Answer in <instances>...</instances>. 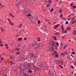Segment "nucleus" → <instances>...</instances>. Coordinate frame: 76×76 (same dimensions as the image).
Returning <instances> with one entry per match:
<instances>
[{"label": "nucleus", "mask_w": 76, "mask_h": 76, "mask_svg": "<svg viewBox=\"0 0 76 76\" xmlns=\"http://www.w3.org/2000/svg\"><path fill=\"white\" fill-rule=\"evenodd\" d=\"M61 29L62 30V32L63 34H66V33H67V31L66 30H65L64 31V28H63V25L61 26Z\"/></svg>", "instance_id": "f257e3e1"}, {"label": "nucleus", "mask_w": 76, "mask_h": 76, "mask_svg": "<svg viewBox=\"0 0 76 76\" xmlns=\"http://www.w3.org/2000/svg\"><path fill=\"white\" fill-rule=\"evenodd\" d=\"M18 41H22V38H18Z\"/></svg>", "instance_id": "6e6552de"}, {"label": "nucleus", "mask_w": 76, "mask_h": 76, "mask_svg": "<svg viewBox=\"0 0 76 76\" xmlns=\"http://www.w3.org/2000/svg\"><path fill=\"white\" fill-rule=\"evenodd\" d=\"M11 24L12 25V26H13V25H14V24L13 23H11Z\"/></svg>", "instance_id": "e433bc0d"}, {"label": "nucleus", "mask_w": 76, "mask_h": 76, "mask_svg": "<svg viewBox=\"0 0 76 76\" xmlns=\"http://www.w3.org/2000/svg\"><path fill=\"white\" fill-rule=\"evenodd\" d=\"M41 23V21H38L37 22V23H38V24H39V23Z\"/></svg>", "instance_id": "412c9836"}, {"label": "nucleus", "mask_w": 76, "mask_h": 76, "mask_svg": "<svg viewBox=\"0 0 76 76\" xmlns=\"http://www.w3.org/2000/svg\"><path fill=\"white\" fill-rule=\"evenodd\" d=\"M75 62L76 63V59H75Z\"/></svg>", "instance_id": "49530a36"}, {"label": "nucleus", "mask_w": 76, "mask_h": 76, "mask_svg": "<svg viewBox=\"0 0 76 76\" xmlns=\"http://www.w3.org/2000/svg\"><path fill=\"white\" fill-rule=\"evenodd\" d=\"M48 1H49V3H52V1H51V0H48Z\"/></svg>", "instance_id": "f3484780"}, {"label": "nucleus", "mask_w": 76, "mask_h": 76, "mask_svg": "<svg viewBox=\"0 0 76 76\" xmlns=\"http://www.w3.org/2000/svg\"><path fill=\"white\" fill-rule=\"evenodd\" d=\"M71 56H72L73 58H74V56H73L72 55H71Z\"/></svg>", "instance_id": "79ce46f5"}, {"label": "nucleus", "mask_w": 76, "mask_h": 76, "mask_svg": "<svg viewBox=\"0 0 76 76\" xmlns=\"http://www.w3.org/2000/svg\"><path fill=\"white\" fill-rule=\"evenodd\" d=\"M9 23H10L11 24V23H11V22H10Z\"/></svg>", "instance_id": "0e129e2a"}, {"label": "nucleus", "mask_w": 76, "mask_h": 76, "mask_svg": "<svg viewBox=\"0 0 76 76\" xmlns=\"http://www.w3.org/2000/svg\"><path fill=\"white\" fill-rule=\"evenodd\" d=\"M69 41H70V42H71V40H69Z\"/></svg>", "instance_id": "052dcab7"}, {"label": "nucleus", "mask_w": 76, "mask_h": 76, "mask_svg": "<svg viewBox=\"0 0 76 76\" xmlns=\"http://www.w3.org/2000/svg\"><path fill=\"white\" fill-rule=\"evenodd\" d=\"M11 59H12V60H15V59L14 58H12V57H11Z\"/></svg>", "instance_id": "4be33fe9"}, {"label": "nucleus", "mask_w": 76, "mask_h": 76, "mask_svg": "<svg viewBox=\"0 0 76 76\" xmlns=\"http://www.w3.org/2000/svg\"><path fill=\"white\" fill-rule=\"evenodd\" d=\"M71 16V15H72V16H73V14H71L70 15Z\"/></svg>", "instance_id": "09e8293b"}, {"label": "nucleus", "mask_w": 76, "mask_h": 76, "mask_svg": "<svg viewBox=\"0 0 76 76\" xmlns=\"http://www.w3.org/2000/svg\"><path fill=\"white\" fill-rule=\"evenodd\" d=\"M75 65H76V62H75L74 63Z\"/></svg>", "instance_id": "6e6d98bb"}, {"label": "nucleus", "mask_w": 76, "mask_h": 76, "mask_svg": "<svg viewBox=\"0 0 76 76\" xmlns=\"http://www.w3.org/2000/svg\"><path fill=\"white\" fill-rule=\"evenodd\" d=\"M76 20H75L74 21V22H76Z\"/></svg>", "instance_id": "de8ad7c7"}, {"label": "nucleus", "mask_w": 76, "mask_h": 76, "mask_svg": "<svg viewBox=\"0 0 76 76\" xmlns=\"http://www.w3.org/2000/svg\"><path fill=\"white\" fill-rule=\"evenodd\" d=\"M71 73H72V74H73V72H72Z\"/></svg>", "instance_id": "774afa93"}, {"label": "nucleus", "mask_w": 76, "mask_h": 76, "mask_svg": "<svg viewBox=\"0 0 76 76\" xmlns=\"http://www.w3.org/2000/svg\"><path fill=\"white\" fill-rule=\"evenodd\" d=\"M57 34H58L59 35L60 33H57Z\"/></svg>", "instance_id": "bf43d9fd"}, {"label": "nucleus", "mask_w": 76, "mask_h": 76, "mask_svg": "<svg viewBox=\"0 0 76 76\" xmlns=\"http://www.w3.org/2000/svg\"><path fill=\"white\" fill-rule=\"evenodd\" d=\"M75 21H73L72 22V24H73V23H75Z\"/></svg>", "instance_id": "393cba45"}, {"label": "nucleus", "mask_w": 76, "mask_h": 76, "mask_svg": "<svg viewBox=\"0 0 76 76\" xmlns=\"http://www.w3.org/2000/svg\"><path fill=\"white\" fill-rule=\"evenodd\" d=\"M10 16H12V17H13V18H15V17L14 16H13V15H12V14L11 13H10Z\"/></svg>", "instance_id": "2eb2a0df"}, {"label": "nucleus", "mask_w": 76, "mask_h": 76, "mask_svg": "<svg viewBox=\"0 0 76 76\" xmlns=\"http://www.w3.org/2000/svg\"><path fill=\"white\" fill-rule=\"evenodd\" d=\"M0 44H2L3 42H1V39H0Z\"/></svg>", "instance_id": "5701e85b"}, {"label": "nucleus", "mask_w": 76, "mask_h": 76, "mask_svg": "<svg viewBox=\"0 0 76 76\" xmlns=\"http://www.w3.org/2000/svg\"><path fill=\"white\" fill-rule=\"evenodd\" d=\"M66 25H67L69 24V22L68 21H66Z\"/></svg>", "instance_id": "aec40b11"}, {"label": "nucleus", "mask_w": 76, "mask_h": 76, "mask_svg": "<svg viewBox=\"0 0 76 76\" xmlns=\"http://www.w3.org/2000/svg\"><path fill=\"white\" fill-rule=\"evenodd\" d=\"M22 24H20V26H22Z\"/></svg>", "instance_id": "5fc2aeb1"}, {"label": "nucleus", "mask_w": 76, "mask_h": 76, "mask_svg": "<svg viewBox=\"0 0 76 76\" xmlns=\"http://www.w3.org/2000/svg\"><path fill=\"white\" fill-rule=\"evenodd\" d=\"M49 24H50V25H51V23L49 22Z\"/></svg>", "instance_id": "603ef678"}, {"label": "nucleus", "mask_w": 76, "mask_h": 76, "mask_svg": "<svg viewBox=\"0 0 76 76\" xmlns=\"http://www.w3.org/2000/svg\"><path fill=\"white\" fill-rule=\"evenodd\" d=\"M1 22H3V21H1Z\"/></svg>", "instance_id": "4d7b16f0"}, {"label": "nucleus", "mask_w": 76, "mask_h": 76, "mask_svg": "<svg viewBox=\"0 0 76 76\" xmlns=\"http://www.w3.org/2000/svg\"><path fill=\"white\" fill-rule=\"evenodd\" d=\"M67 46V45H66L64 46V48H66V47Z\"/></svg>", "instance_id": "b1692460"}, {"label": "nucleus", "mask_w": 76, "mask_h": 76, "mask_svg": "<svg viewBox=\"0 0 76 76\" xmlns=\"http://www.w3.org/2000/svg\"><path fill=\"white\" fill-rule=\"evenodd\" d=\"M9 22H10V19L8 20Z\"/></svg>", "instance_id": "8fccbe9b"}, {"label": "nucleus", "mask_w": 76, "mask_h": 76, "mask_svg": "<svg viewBox=\"0 0 76 76\" xmlns=\"http://www.w3.org/2000/svg\"><path fill=\"white\" fill-rule=\"evenodd\" d=\"M53 23H54V24H56V22H54Z\"/></svg>", "instance_id": "a19ab883"}, {"label": "nucleus", "mask_w": 76, "mask_h": 76, "mask_svg": "<svg viewBox=\"0 0 76 76\" xmlns=\"http://www.w3.org/2000/svg\"><path fill=\"white\" fill-rule=\"evenodd\" d=\"M75 17H74V18H72L71 20V21H72V20H73L75 19Z\"/></svg>", "instance_id": "a211bd4d"}, {"label": "nucleus", "mask_w": 76, "mask_h": 76, "mask_svg": "<svg viewBox=\"0 0 76 76\" xmlns=\"http://www.w3.org/2000/svg\"><path fill=\"white\" fill-rule=\"evenodd\" d=\"M0 6H1V3L0 4Z\"/></svg>", "instance_id": "680f3d73"}, {"label": "nucleus", "mask_w": 76, "mask_h": 76, "mask_svg": "<svg viewBox=\"0 0 76 76\" xmlns=\"http://www.w3.org/2000/svg\"><path fill=\"white\" fill-rule=\"evenodd\" d=\"M71 19H72V18H70L69 19V20H71Z\"/></svg>", "instance_id": "4c0bfd02"}, {"label": "nucleus", "mask_w": 76, "mask_h": 76, "mask_svg": "<svg viewBox=\"0 0 76 76\" xmlns=\"http://www.w3.org/2000/svg\"><path fill=\"white\" fill-rule=\"evenodd\" d=\"M59 26H60V24H57L56 26H55L54 27V28L55 29H56V28H57V27H58Z\"/></svg>", "instance_id": "7ed1b4c3"}, {"label": "nucleus", "mask_w": 76, "mask_h": 76, "mask_svg": "<svg viewBox=\"0 0 76 76\" xmlns=\"http://www.w3.org/2000/svg\"><path fill=\"white\" fill-rule=\"evenodd\" d=\"M46 22H49V20H47V19H46Z\"/></svg>", "instance_id": "2f4dec72"}, {"label": "nucleus", "mask_w": 76, "mask_h": 76, "mask_svg": "<svg viewBox=\"0 0 76 76\" xmlns=\"http://www.w3.org/2000/svg\"><path fill=\"white\" fill-rule=\"evenodd\" d=\"M24 40H25V41H26V38H25Z\"/></svg>", "instance_id": "58836bf2"}, {"label": "nucleus", "mask_w": 76, "mask_h": 76, "mask_svg": "<svg viewBox=\"0 0 76 76\" xmlns=\"http://www.w3.org/2000/svg\"><path fill=\"white\" fill-rule=\"evenodd\" d=\"M72 34L74 35H76V31L74 30L72 32Z\"/></svg>", "instance_id": "20e7f679"}, {"label": "nucleus", "mask_w": 76, "mask_h": 76, "mask_svg": "<svg viewBox=\"0 0 76 76\" xmlns=\"http://www.w3.org/2000/svg\"><path fill=\"white\" fill-rule=\"evenodd\" d=\"M31 16V15L30 14H28L27 15V17H28L29 16Z\"/></svg>", "instance_id": "dca6fc26"}, {"label": "nucleus", "mask_w": 76, "mask_h": 76, "mask_svg": "<svg viewBox=\"0 0 76 76\" xmlns=\"http://www.w3.org/2000/svg\"><path fill=\"white\" fill-rule=\"evenodd\" d=\"M76 7L75 6H73V8H74V9H75V8H76Z\"/></svg>", "instance_id": "473e14b6"}, {"label": "nucleus", "mask_w": 76, "mask_h": 76, "mask_svg": "<svg viewBox=\"0 0 76 76\" xmlns=\"http://www.w3.org/2000/svg\"><path fill=\"white\" fill-rule=\"evenodd\" d=\"M53 11H54V9L53 8L52 9H51L50 10V12H53Z\"/></svg>", "instance_id": "9d476101"}, {"label": "nucleus", "mask_w": 76, "mask_h": 76, "mask_svg": "<svg viewBox=\"0 0 76 76\" xmlns=\"http://www.w3.org/2000/svg\"><path fill=\"white\" fill-rule=\"evenodd\" d=\"M17 50L18 51V50H19V49H17Z\"/></svg>", "instance_id": "69168bd1"}, {"label": "nucleus", "mask_w": 76, "mask_h": 76, "mask_svg": "<svg viewBox=\"0 0 76 76\" xmlns=\"http://www.w3.org/2000/svg\"><path fill=\"white\" fill-rule=\"evenodd\" d=\"M6 48H7V49H9V47H8V46L7 45V44H6Z\"/></svg>", "instance_id": "ddd939ff"}, {"label": "nucleus", "mask_w": 76, "mask_h": 76, "mask_svg": "<svg viewBox=\"0 0 76 76\" xmlns=\"http://www.w3.org/2000/svg\"><path fill=\"white\" fill-rule=\"evenodd\" d=\"M62 16H63V15H62L61 14L60 15V18H61Z\"/></svg>", "instance_id": "a878e982"}, {"label": "nucleus", "mask_w": 76, "mask_h": 76, "mask_svg": "<svg viewBox=\"0 0 76 76\" xmlns=\"http://www.w3.org/2000/svg\"><path fill=\"white\" fill-rule=\"evenodd\" d=\"M38 41H39V42L40 41V40H38Z\"/></svg>", "instance_id": "338daca9"}, {"label": "nucleus", "mask_w": 76, "mask_h": 76, "mask_svg": "<svg viewBox=\"0 0 76 76\" xmlns=\"http://www.w3.org/2000/svg\"><path fill=\"white\" fill-rule=\"evenodd\" d=\"M50 6H51V5H50V4H49L47 5V7H49Z\"/></svg>", "instance_id": "423d86ee"}, {"label": "nucleus", "mask_w": 76, "mask_h": 76, "mask_svg": "<svg viewBox=\"0 0 76 76\" xmlns=\"http://www.w3.org/2000/svg\"><path fill=\"white\" fill-rule=\"evenodd\" d=\"M15 5H16V6H17V5H18V4H15Z\"/></svg>", "instance_id": "13d9d810"}, {"label": "nucleus", "mask_w": 76, "mask_h": 76, "mask_svg": "<svg viewBox=\"0 0 76 76\" xmlns=\"http://www.w3.org/2000/svg\"><path fill=\"white\" fill-rule=\"evenodd\" d=\"M53 38H54V40H57V39H56V37H55V36H53Z\"/></svg>", "instance_id": "9b49d317"}, {"label": "nucleus", "mask_w": 76, "mask_h": 76, "mask_svg": "<svg viewBox=\"0 0 76 76\" xmlns=\"http://www.w3.org/2000/svg\"><path fill=\"white\" fill-rule=\"evenodd\" d=\"M0 46H1V47H3V44H0Z\"/></svg>", "instance_id": "7c9ffc66"}, {"label": "nucleus", "mask_w": 76, "mask_h": 76, "mask_svg": "<svg viewBox=\"0 0 76 76\" xmlns=\"http://www.w3.org/2000/svg\"><path fill=\"white\" fill-rule=\"evenodd\" d=\"M56 43L54 41H53L52 42V46H56Z\"/></svg>", "instance_id": "f03ea898"}, {"label": "nucleus", "mask_w": 76, "mask_h": 76, "mask_svg": "<svg viewBox=\"0 0 76 76\" xmlns=\"http://www.w3.org/2000/svg\"><path fill=\"white\" fill-rule=\"evenodd\" d=\"M17 54H19V52H17Z\"/></svg>", "instance_id": "f704fd0d"}, {"label": "nucleus", "mask_w": 76, "mask_h": 76, "mask_svg": "<svg viewBox=\"0 0 76 76\" xmlns=\"http://www.w3.org/2000/svg\"><path fill=\"white\" fill-rule=\"evenodd\" d=\"M71 67H72V69H74V68L73 67V66H71Z\"/></svg>", "instance_id": "c9c22d12"}, {"label": "nucleus", "mask_w": 76, "mask_h": 76, "mask_svg": "<svg viewBox=\"0 0 76 76\" xmlns=\"http://www.w3.org/2000/svg\"><path fill=\"white\" fill-rule=\"evenodd\" d=\"M54 53L55 54H57V52H56L55 51H54Z\"/></svg>", "instance_id": "6ab92c4d"}, {"label": "nucleus", "mask_w": 76, "mask_h": 76, "mask_svg": "<svg viewBox=\"0 0 76 76\" xmlns=\"http://www.w3.org/2000/svg\"><path fill=\"white\" fill-rule=\"evenodd\" d=\"M61 55H62V56H63V57H64V56H65V55L64 54V53H62L61 54Z\"/></svg>", "instance_id": "4468645a"}, {"label": "nucleus", "mask_w": 76, "mask_h": 76, "mask_svg": "<svg viewBox=\"0 0 76 76\" xmlns=\"http://www.w3.org/2000/svg\"><path fill=\"white\" fill-rule=\"evenodd\" d=\"M52 51H54V49L53 47H52Z\"/></svg>", "instance_id": "cd10ccee"}, {"label": "nucleus", "mask_w": 76, "mask_h": 76, "mask_svg": "<svg viewBox=\"0 0 76 76\" xmlns=\"http://www.w3.org/2000/svg\"><path fill=\"white\" fill-rule=\"evenodd\" d=\"M61 69H63V67L61 66Z\"/></svg>", "instance_id": "ea45409f"}, {"label": "nucleus", "mask_w": 76, "mask_h": 76, "mask_svg": "<svg viewBox=\"0 0 76 76\" xmlns=\"http://www.w3.org/2000/svg\"><path fill=\"white\" fill-rule=\"evenodd\" d=\"M33 1H34V2H35V0H33Z\"/></svg>", "instance_id": "3c124183"}, {"label": "nucleus", "mask_w": 76, "mask_h": 76, "mask_svg": "<svg viewBox=\"0 0 76 76\" xmlns=\"http://www.w3.org/2000/svg\"><path fill=\"white\" fill-rule=\"evenodd\" d=\"M20 9L21 10H22V9H21V8H20Z\"/></svg>", "instance_id": "864d4df0"}, {"label": "nucleus", "mask_w": 76, "mask_h": 76, "mask_svg": "<svg viewBox=\"0 0 76 76\" xmlns=\"http://www.w3.org/2000/svg\"><path fill=\"white\" fill-rule=\"evenodd\" d=\"M58 66H60V67H61V65H58Z\"/></svg>", "instance_id": "c03bdc74"}, {"label": "nucleus", "mask_w": 76, "mask_h": 76, "mask_svg": "<svg viewBox=\"0 0 76 76\" xmlns=\"http://www.w3.org/2000/svg\"><path fill=\"white\" fill-rule=\"evenodd\" d=\"M55 57L56 58H58V54H57V55H55Z\"/></svg>", "instance_id": "1a4fd4ad"}, {"label": "nucleus", "mask_w": 76, "mask_h": 76, "mask_svg": "<svg viewBox=\"0 0 76 76\" xmlns=\"http://www.w3.org/2000/svg\"><path fill=\"white\" fill-rule=\"evenodd\" d=\"M42 27L43 29H45L47 28V27H46V26H43Z\"/></svg>", "instance_id": "0eeeda50"}, {"label": "nucleus", "mask_w": 76, "mask_h": 76, "mask_svg": "<svg viewBox=\"0 0 76 76\" xmlns=\"http://www.w3.org/2000/svg\"><path fill=\"white\" fill-rule=\"evenodd\" d=\"M72 54H75V53L74 52H72Z\"/></svg>", "instance_id": "c85d7f7f"}, {"label": "nucleus", "mask_w": 76, "mask_h": 76, "mask_svg": "<svg viewBox=\"0 0 76 76\" xmlns=\"http://www.w3.org/2000/svg\"><path fill=\"white\" fill-rule=\"evenodd\" d=\"M1 60H3V58H1Z\"/></svg>", "instance_id": "37998d69"}, {"label": "nucleus", "mask_w": 76, "mask_h": 76, "mask_svg": "<svg viewBox=\"0 0 76 76\" xmlns=\"http://www.w3.org/2000/svg\"><path fill=\"white\" fill-rule=\"evenodd\" d=\"M28 72H30V73H32V71L29 70Z\"/></svg>", "instance_id": "bb28decb"}, {"label": "nucleus", "mask_w": 76, "mask_h": 76, "mask_svg": "<svg viewBox=\"0 0 76 76\" xmlns=\"http://www.w3.org/2000/svg\"><path fill=\"white\" fill-rule=\"evenodd\" d=\"M1 29H2V31H3V28H1Z\"/></svg>", "instance_id": "a18cd8bd"}, {"label": "nucleus", "mask_w": 76, "mask_h": 76, "mask_svg": "<svg viewBox=\"0 0 76 76\" xmlns=\"http://www.w3.org/2000/svg\"><path fill=\"white\" fill-rule=\"evenodd\" d=\"M56 44L57 45V47H58V46H59V44H58V42H57Z\"/></svg>", "instance_id": "f8f14e48"}, {"label": "nucleus", "mask_w": 76, "mask_h": 76, "mask_svg": "<svg viewBox=\"0 0 76 76\" xmlns=\"http://www.w3.org/2000/svg\"><path fill=\"white\" fill-rule=\"evenodd\" d=\"M24 75L25 76H28V75H27V74H26V73L24 74Z\"/></svg>", "instance_id": "72a5a7b5"}, {"label": "nucleus", "mask_w": 76, "mask_h": 76, "mask_svg": "<svg viewBox=\"0 0 76 76\" xmlns=\"http://www.w3.org/2000/svg\"><path fill=\"white\" fill-rule=\"evenodd\" d=\"M72 29V28L71 27H69L67 28L66 30H70Z\"/></svg>", "instance_id": "39448f33"}, {"label": "nucleus", "mask_w": 76, "mask_h": 76, "mask_svg": "<svg viewBox=\"0 0 76 76\" xmlns=\"http://www.w3.org/2000/svg\"><path fill=\"white\" fill-rule=\"evenodd\" d=\"M71 16V15H69V17H70V16Z\"/></svg>", "instance_id": "e2e57ef3"}, {"label": "nucleus", "mask_w": 76, "mask_h": 76, "mask_svg": "<svg viewBox=\"0 0 76 76\" xmlns=\"http://www.w3.org/2000/svg\"><path fill=\"white\" fill-rule=\"evenodd\" d=\"M73 5V3H72V4H71V6H72V7Z\"/></svg>", "instance_id": "c756f323"}]
</instances>
